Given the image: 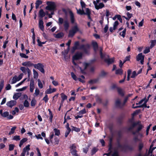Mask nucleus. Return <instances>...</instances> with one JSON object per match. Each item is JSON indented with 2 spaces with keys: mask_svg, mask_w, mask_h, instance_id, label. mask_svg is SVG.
I'll use <instances>...</instances> for the list:
<instances>
[{
  "mask_svg": "<svg viewBox=\"0 0 156 156\" xmlns=\"http://www.w3.org/2000/svg\"><path fill=\"white\" fill-rule=\"evenodd\" d=\"M89 64L87 63H83V67L82 68L80 67H79L80 70L82 73H84V70L87 68V67L89 66Z\"/></svg>",
  "mask_w": 156,
  "mask_h": 156,
  "instance_id": "aec40b11",
  "label": "nucleus"
},
{
  "mask_svg": "<svg viewBox=\"0 0 156 156\" xmlns=\"http://www.w3.org/2000/svg\"><path fill=\"white\" fill-rule=\"evenodd\" d=\"M115 105L116 106L118 107L122 106V103H121V100L119 99H117L115 100Z\"/></svg>",
  "mask_w": 156,
  "mask_h": 156,
  "instance_id": "b1692460",
  "label": "nucleus"
},
{
  "mask_svg": "<svg viewBox=\"0 0 156 156\" xmlns=\"http://www.w3.org/2000/svg\"><path fill=\"white\" fill-rule=\"evenodd\" d=\"M60 95L61 96V101L60 104V107L62 105L64 101L67 99V97L63 93H62Z\"/></svg>",
  "mask_w": 156,
  "mask_h": 156,
  "instance_id": "dca6fc26",
  "label": "nucleus"
},
{
  "mask_svg": "<svg viewBox=\"0 0 156 156\" xmlns=\"http://www.w3.org/2000/svg\"><path fill=\"white\" fill-rule=\"evenodd\" d=\"M82 57V54L80 53H76L74 56L73 57V64L76 65V63L75 62V60H77L81 58Z\"/></svg>",
  "mask_w": 156,
  "mask_h": 156,
  "instance_id": "4468645a",
  "label": "nucleus"
},
{
  "mask_svg": "<svg viewBox=\"0 0 156 156\" xmlns=\"http://www.w3.org/2000/svg\"><path fill=\"white\" fill-rule=\"evenodd\" d=\"M80 4L82 9H83L85 7L86 4L82 0H81Z\"/></svg>",
  "mask_w": 156,
  "mask_h": 156,
  "instance_id": "864d4df0",
  "label": "nucleus"
},
{
  "mask_svg": "<svg viewBox=\"0 0 156 156\" xmlns=\"http://www.w3.org/2000/svg\"><path fill=\"white\" fill-rule=\"evenodd\" d=\"M126 14L127 17L129 19H130L132 16V14L129 13V12H127Z\"/></svg>",
  "mask_w": 156,
  "mask_h": 156,
  "instance_id": "774afa93",
  "label": "nucleus"
},
{
  "mask_svg": "<svg viewBox=\"0 0 156 156\" xmlns=\"http://www.w3.org/2000/svg\"><path fill=\"white\" fill-rule=\"evenodd\" d=\"M143 126L142 125H139L136 131L133 133V134H135L136 133L139 132V131H140L143 128Z\"/></svg>",
  "mask_w": 156,
  "mask_h": 156,
  "instance_id": "2f4dec72",
  "label": "nucleus"
},
{
  "mask_svg": "<svg viewBox=\"0 0 156 156\" xmlns=\"http://www.w3.org/2000/svg\"><path fill=\"white\" fill-rule=\"evenodd\" d=\"M135 136L134 138V140L136 141H141V139L143 137V134L140 133H136V134H135Z\"/></svg>",
  "mask_w": 156,
  "mask_h": 156,
  "instance_id": "1a4fd4ad",
  "label": "nucleus"
},
{
  "mask_svg": "<svg viewBox=\"0 0 156 156\" xmlns=\"http://www.w3.org/2000/svg\"><path fill=\"white\" fill-rule=\"evenodd\" d=\"M43 22L42 20H40L39 22V27L40 29L42 31L44 30Z\"/></svg>",
  "mask_w": 156,
  "mask_h": 156,
  "instance_id": "6ab92c4d",
  "label": "nucleus"
},
{
  "mask_svg": "<svg viewBox=\"0 0 156 156\" xmlns=\"http://www.w3.org/2000/svg\"><path fill=\"white\" fill-rule=\"evenodd\" d=\"M14 146L12 144H10L9 146V151L12 150L14 148Z\"/></svg>",
  "mask_w": 156,
  "mask_h": 156,
  "instance_id": "680f3d73",
  "label": "nucleus"
},
{
  "mask_svg": "<svg viewBox=\"0 0 156 156\" xmlns=\"http://www.w3.org/2000/svg\"><path fill=\"white\" fill-rule=\"evenodd\" d=\"M150 48H151L150 47H146L145 50L144 51V53L145 54L148 53L150 52Z\"/></svg>",
  "mask_w": 156,
  "mask_h": 156,
  "instance_id": "58836bf2",
  "label": "nucleus"
},
{
  "mask_svg": "<svg viewBox=\"0 0 156 156\" xmlns=\"http://www.w3.org/2000/svg\"><path fill=\"white\" fill-rule=\"evenodd\" d=\"M48 98L47 95H46L43 99V100H44L45 103H47L48 102Z\"/></svg>",
  "mask_w": 156,
  "mask_h": 156,
  "instance_id": "6e6d98bb",
  "label": "nucleus"
},
{
  "mask_svg": "<svg viewBox=\"0 0 156 156\" xmlns=\"http://www.w3.org/2000/svg\"><path fill=\"white\" fill-rule=\"evenodd\" d=\"M72 129L76 132H79L80 131V128L73 126H72Z\"/></svg>",
  "mask_w": 156,
  "mask_h": 156,
  "instance_id": "ea45409f",
  "label": "nucleus"
},
{
  "mask_svg": "<svg viewBox=\"0 0 156 156\" xmlns=\"http://www.w3.org/2000/svg\"><path fill=\"white\" fill-rule=\"evenodd\" d=\"M148 101V99L146 98L141 100L138 103H136V105H140L137 106H134V105H133V108H136L138 107H146V103Z\"/></svg>",
  "mask_w": 156,
  "mask_h": 156,
  "instance_id": "7ed1b4c3",
  "label": "nucleus"
},
{
  "mask_svg": "<svg viewBox=\"0 0 156 156\" xmlns=\"http://www.w3.org/2000/svg\"><path fill=\"white\" fill-rule=\"evenodd\" d=\"M75 34L74 31L71 30H70L69 34V37H72Z\"/></svg>",
  "mask_w": 156,
  "mask_h": 156,
  "instance_id": "37998d69",
  "label": "nucleus"
},
{
  "mask_svg": "<svg viewBox=\"0 0 156 156\" xmlns=\"http://www.w3.org/2000/svg\"><path fill=\"white\" fill-rule=\"evenodd\" d=\"M30 91L31 93H33L35 88L34 82L33 80H30Z\"/></svg>",
  "mask_w": 156,
  "mask_h": 156,
  "instance_id": "2eb2a0df",
  "label": "nucleus"
},
{
  "mask_svg": "<svg viewBox=\"0 0 156 156\" xmlns=\"http://www.w3.org/2000/svg\"><path fill=\"white\" fill-rule=\"evenodd\" d=\"M54 130L56 135L59 136L60 135V131L58 129L55 128L54 129Z\"/></svg>",
  "mask_w": 156,
  "mask_h": 156,
  "instance_id": "79ce46f5",
  "label": "nucleus"
},
{
  "mask_svg": "<svg viewBox=\"0 0 156 156\" xmlns=\"http://www.w3.org/2000/svg\"><path fill=\"white\" fill-rule=\"evenodd\" d=\"M20 55L21 57L25 58H27L28 57V56L26 55L25 54L23 53H20Z\"/></svg>",
  "mask_w": 156,
  "mask_h": 156,
  "instance_id": "e2e57ef3",
  "label": "nucleus"
},
{
  "mask_svg": "<svg viewBox=\"0 0 156 156\" xmlns=\"http://www.w3.org/2000/svg\"><path fill=\"white\" fill-rule=\"evenodd\" d=\"M122 69H120L116 70L115 71V73L116 74L121 75L122 73Z\"/></svg>",
  "mask_w": 156,
  "mask_h": 156,
  "instance_id": "72a5a7b5",
  "label": "nucleus"
},
{
  "mask_svg": "<svg viewBox=\"0 0 156 156\" xmlns=\"http://www.w3.org/2000/svg\"><path fill=\"white\" fill-rule=\"evenodd\" d=\"M37 84L39 88L40 89L42 88H43V85L40 80V79H38L37 80Z\"/></svg>",
  "mask_w": 156,
  "mask_h": 156,
  "instance_id": "7c9ffc66",
  "label": "nucleus"
},
{
  "mask_svg": "<svg viewBox=\"0 0 156 156\" xmlns=\"http://www.w3.org/2000/svg\"><path fill=\"white\" fill-rule=\"evenodd\" d=\"M64 27L65 30H67L69 26V23L68 21H65L64 22Z\"/></svg>",
  "mask_w": 156,
  "mask_h": 156,
  "instance_id": "cd10ccee",
  "label": "nucleus"
},
{
  "mask_svg": "<svg viewBox=\"0 0 156 156\" xmlns=\"http://www.w3.org/2000/svg\"><path fill=\"white\" fill-rule=\"evenodd\" d=\"M40 90L38 88H36L33 94L34 97H37L39 94Z\"/></svg>",
  "mask_w": 156,
  "mask_h": 156,
  "instance_id": "4be33fe9",
  "label": "nucleus"
},
{
  "mask_svg": "<svg viewBox=\"0 0 156 156\" xmlns=\"http://www.w3.org/2000/svg\"><path fill=\"white\" fill-rule=\"evenodd\" d=\"M16 128V126H14L12 127L9 133V135H11L14 133V131Z\"/></svg>",
  "mask_w": 156,
  "mask_h": 156,
  "instance_id": "4c0bfd02",
  "label": "nucleus"
},
{
  "mask_svg": "<svg viewBox=\"0 0 156 156\" xmlns=\"http://www.w3.org/2000/svg\"><path fill=\"white\" fill-rule=\"evenodd\" d=\"M33 72L34 77L35 79H37L38 77V73L35 70V69L33 70Z\"/></svg>",
  "mask_w": 156,
  "mask_h": 156,
  "instance_id": "c756f323",
  "label": "nucleus"
},
{
  "mask_svg": "<svg viewBox=\"0 0 156 156\" xmlns=\"http://www.w3.org/2000/svg\"><path fill=\"white\" fill-rule=\"evenodd\" d=\"M71 131V129H67V130L65 133V136L66 137H67L69 134V133Z\"/></svg>",
  "mask_w": 156,
  "mask_h": 156,
  "instance_id": "0e129e2a",
  "label": "nucleus"
},
{
  "mask_svg": "<svg viewBox=\"0 0 156 156\" xmlns=\"http://www.w3.org/2000/svg\"><path fill=\"white\" fill-rule=\"evenodd\" d=\"M23 74L21 73L18 76L16 75L13 76L10 80V83L12 84H14L17 82L19 81L23 78Z\"/></svg>",
  "mask_w": 156,
  "mask_h": 156,
  "instance_id": "20e7f679",
  "label": "nucleus"
},
{
  "mask_svg": "<svg viewBox=\"0 0 156 156\" xmlns=\"http://www.w3.org/2000/svg\"><path fill=\"white\" fill-rule=\"evenodd\" d=\"M21 94L20 93H16L13 96V98L15 100H17L21 96Z\"/></svg>",
  "mask_w": 156,
  "mask_h": 156,
  "instance_id": "a878e982",
  "label": "nucleus"
},
{
  "mask_svg": "<svg viewBox=\"0 0 156 156\" xmlns=\"http://www.w3.org/2000/svg\"><path fill=\"white\" fill-rule=\"evenodd\" d=\"M114 61V58H109L107 60L106 62L108 64H111Z\"/></svg>",
  "mask_w": 156,
  "mask_h": 156,
  "instance_id": "a19ab883",
  "label": "nucleus"
},
{
  "mask_svg": "<svg viewBox=\"0 0 156 156\" xmlns=\"http://www.w3.org/2000/svg\"><path fill=\"white\" fill-rule=\"evenodd\" d=\"M35 136L36 137V138L38 140V139H41L43 140V138L41 136V135L40 134H39L37 135H35Z\"/></svg>",
  "mask_w": 156,
  "mask_h": 156,
  "instance_id": "5fc2aeb1",
  "label": "nucleus"
},
{
  "mask_svg": "<svg viewBox=\"0 0 156 156\" xmlns=\"http://www.w3.org/2000/svg\"><path fill=\"white\" fill-rule=\"evenodd\" d=\"M45 14L46 12L45 13L43 9H41L39 12V16L43 17L45 15Z\"/></svg>",
  "mask_w": 156,
  "mask_h": 156,
  "instance_id": "c85d7f7f",
  "label": "nucleus"
},
{
  "mask_svg": "<svg viewBox=\"0 0 156 156\" xmlns=\"http://www.w3.org/2000/svg\"><path fill=\"white\" fill-rule=\"evenodd\" d=\"M76 9L77 10V13L79 14L82 15L84 14L85 13L84 10L83 9H77L76 8Z\"/></svg>",
  "mask_w": 156,
  "mask_h": 156,
  "instance_id": "393cba45",
  "label": "nucleus"
},
{
  "mask_svg": "<svg viewBox=\"0 0 156 156\" xmlns=\"http://www.w3.org/2000/svg\"><path fill=\"white\" fill-rule=\"evenodd\" d=\"M12 139L16 141L19 140L20 139V136H15L13 137Z\"/></svg>",
  "mask_w": 156,
  "mask_h": 156,
  "instance_id": "e433bc0d",
  "label": "nucleus"
},
{
  "mask_svg": "<svg viewBox=\"0 0 156 156\" xmlns=\"http://www.w3.org/2000/svg\"><path fill=\"white\" fill-rule=\"evenodd\" d=\"M141 72V69H140V70L139 71L138 73H136L135 71H133L132 73H131V71L129 70L128 71L127 73V80L128 81L129 80L130 77L131 78H134L138 74L140 73Z\"/></svg>",
  "mask_w": 156,
  "mask_h": 156,
  "instance_id": "f03ea898",
  "label": "nucleus"
},
{
  "mask_svg": "<svg viewBox=\"0 0 156 156\" xmlns=\"http://www.w3.org/2000/svg\"><path fill=\"white\" fill-rule=\"evenodd\" d=\"M0 114L2 116L4 117H7L9 119H12L13 118V116L11 115H9L8 112L5 111L3 112L2 110H0Z\"/></svg>",
  "mask_w": 156,
  "mask_h": 156,
  "instance_id": "423d86ee",
  "label": "nucleus"
},
{
  "mask_svg": "<svg viewBox=\"0 0 156 156\" xmlns=\"http://www.w3.org/2000/svg\"><path fill=\"white\" fill-rule=\"evenodd\" d=\"M118 92L119 93L120 95H123V91L122 89L119 88H118Z\"/></svg>",
  "mask_w": 156,
  "mask_h": 156,
  "instance_id": "603ef678",
  "label": "nucleus"
},
{
  "mask_svg": "<svg viewBox=\"0 0 156 156\" xmlns=\"http://www.w3.org/2000/svg\"><path fill=\"white\" fill-rule=\"evenodd\" d=\"M151 45L150 46V48H151L156 44V40H152L151 41Z\"/></svg>",
  "mask_w": 156,
  "mask_h": 156,
  "instance_id": "c9c22d12",
  "label": "nucleus"
},
{
  "mask_svg": "<svg viewBox=\"0 0 156 156\" xmlns=\"http://www.w3.org/2000/svg\"><path fill=\"white\" fill-rule=\"evenodd\" d=\"M85 13L84 14H86L88 15L89 19H90V10L88 8H86L85 9Z\"/></svg>",
  "mask_w": 156,
  "mask_h": 156,
  "instance_id": "5701e85b",
  "label": "nucleus"
},
{
  "mask_svg": "<svg viewBox=\"0 0 156 156\" xmlns=\"http://www.w3.org/2000/svg\"><path fill=\"white\" fill-rule=\"evenodd\" d=\"M33 66L35 69H38L40 71L43 73H44V70L43 68L44 66L42 64L40 63L37 64H34Z\"/></svg>",
  "mask_w": 156,
  "mask_h": 156,
  "instance_id": "6e6552de",
  "label": "nucleus"
},
{
  "mask_svg": "<svg viewBox=\"0 0 156 156\" xmlns=\"http://www.w3.org/2000/svg\"><path fill=\"white\" fill-rule=\"evenodd\" d=\"M86 112L85 109L80 111L78 113H77V115L75 117L76 119H78L79 118H81L83 117V114L86 113Z\"/></svg>",
  "mask_w": 156,
  "mask_h": 156,
  "instance_id": "f8f14e48",
  "label": "nucleus"
},
{
  "mask_svg": "<svg viewBox=\"0 0 156 156\" xmlns=\"http://www.w3.org/2000/svg\"><path fill=\"white\" fill-rule=\"evenodd\" d=\"M52 83L55 86H56L58 85V82L57 81L55 80L52 81Z\"/></svg>",
  "mask_w": 156,
  "mask_h": 156,
  "instance_id": "13d9d810",
  "label": "nucleus"
},
{
  "mask_svg": "<svg viewBox=\"0 0 156 156\" xmlns=\"http://www.w3.org/2000/svg\"><path fill=\"white\" fill-rule=\"evenodd\" d=\"M16 104V101H15L12 100L8 101L6 103V105L12 108Z\"/></svg>",
  "mask_w": 156,
  "mask_h": 156,
  "instance_id": "a211bd4d",
  "label": "nucleus"
},
{
  "mask_svg": "<svg viewBox=\"0 0 156 156\" xmlns=\"http://www.w3.org/2000/svg\"><path fill=\"white\" fill-rule=\"evenodd\" d=\"M126 29H124L122 32H121L120 33V35L123 37H124L125 34H126Z\"/></svg>",
  "mask_w": 156,
  "mask_h": 156,
  "instance_id": "09e8293b",
  "label": "nucleus"
},
{
  "mask_svg": "<svg viewBox=\"0 0 156 156\" xmlns=\"http://www.w3.org/2000/svg\"><path fill=\"white\" fill-rule=\"evenodd\" d=\"M93 3L94 5L95 8L97 10L101 9L105 6L104 4L102 2L99 3L98 4V3L97 4L95 2V1H94Z\"/></svg>",
  "mask_w": 156,
  "mask_h": 156,
  "instance_id": "9d476101",
  "label": "nucleus"
},
{
  "mask_svg": "<svg viewBox=\"0 0 156 156\" xmlns=\"http://www.w3.org/2000/svg\"><path fill=\"white\" fill-rule=\"evenodd\" d=\"M97 151L98 149L97 148L95 147L93 148L92 150V154H94Z\"/></svg>",
  "mask_w": 156,
  "mask_h": 156,
  "instance_id": "69168bd1",
  "label": "nucleus"
},
{
  "mask_svg": "<svg viewBox=\"0 0 156 156\" xmlns=\"http://www.w3.org/2000/svg\"><path fill=\"white\" fill-rule=\"evenodd\" d=\"M19 111V109L17 108H16L15 110L12 112V114L13 115H14L16 112H18Z\"/></svg>",
  "mask_w": 156,
  "mask_h": 156,
  "instance_id": "3c124183",
  "label": "nucleus"
},
{
  "mask_svg": "<svg viewBox=\"0 0 156 156\" xmlns=\"http://www.w3.org/2000/svg\"><path fill=\"white\" fill-rule=\"evenodd\" d=\"M27 139L26 138H23L22 140H21L20 141L19 146L20 147H21L23 145V144L27 141Z\"/></svg>",
  "mask_w": 156,
  "mask_h": 156,
  "instance_id": "bb28decb",
  "label": "nucleus"
},
{
  "mask_svg": "<svg viewBox=\"0 0 156 156\" xmlns=\"http://www.w3.org/2000/svg\"><path fill=\"white\" fill-rule=\"evenodd\" d=\"M36 103V101L34 98H33L31 102V105L32 106H35Z\"/></svg>",
  "mask_w": 156,
  "mask_h": 156,
  "instance_id": "de8ad7c7",
  "label": "nucleus"
},
{
  "mask_svg": "<svg viewBox=\"0 0 156 156\" xmlns=\"http://www.w3.org/2000/svg\"><path fill=\"white\" fill-rule=\"evenodd\" d=\"M29 69L28 68H26L24 67H21L20 68V69L24 73H26L27 71V69Z\"/></svg>",
  "mask_w": 156,
  "mask_h": 156,
  "instance_id": "473e14b6",
  "label": "nucleus"
},
{
  "mask_svg": "<svg viewBox=\"0 0 156 156\" xmlns=\"http://www.w3.org/2000/svg\"><path fill=\"white\" fill-rule=\"evenodd\" d=\"M24 105L25 107H28L29 106V103L27 100H25L24 103Z\"/></svg>",
  "mask_w": 156,
  "mask_h": 156,
  "instance_id": "4d7b16f0",
  "label": "nucleus"
},
{
  "mask_svg": "<svg viewBox=\"0 0 156 156\" xmlns=\"http://www.w3.org/2000/svg\"><path fill=\"white\" fill-rule=\"evenodd\" d=\"M30 149V145H28L23 149L22 152L21 153L20 156H25L26 153L27 155H28L29 154V151Z\"/></svg>",
  "mask_w": 156,
  "mask_h": 156,
  "instance_id": "0eeeda50",
  "label": "nucleus"
},
{
  "mask_svg": "<svg viewBox=\"0 0 156 156\" xmlns=\"http://www.w3.org/2000/svg\"><path fill=\"white\" fill-rule=\"evenodd\" d=\"M63 19L59 18L58 19V23L59 24H62L63 23Z\"/></svg>",
  "mask_w": 156,
  "mask_h": 156,
  "instance_id": "338daca9",
  "label": "nucleus"
},
{
  "mask_svg": "<svg viewBox=\"0 0 156 156\" xmlns=\"http://www.w3.org/2000/svg\"><path fill=\"white\" fill-rule=\"evenodd\" d=\"M70 152L73 155H75L76 154V147L75 144H73L70 146Z\"/></svg>",
  "mask_w": 156,
  "mask_h": 156,
  "instance_id": "ddd939ff",
  "label": "nucleus"
},
{
  "mask_svg": "<svg viewBox=\"0 0 156 156\" xmlns=\"http://www.w3.org/2000/svg\"><path fill=\"white\" fill-rule=\"evenodd\" d=\"M42 3L41 1L39 0H38L37 1L36 3V9H37L39 5L41 4Z\"/></svg>",
  "mask_w": 156,
  "mask_h": 156,
  "instance_id": "f704fd0d",
  "label": "nucleus"
},
{
  "mask_svg": "<svg viewBox=\"0 0 156 156\" xmlns=\"http://www.w3.org/2000/svg\"><path fill=\"white\" fill-rule=\"evenodd\" d=\"M56 90V88H53L52 89L51 88V86H49V88L47 89L45 91L46 94H50L53 92H55Z\"/></svg>",
  "mask_w": 156,
  "mask_h": 156,
  "instance_id": "f3484780",
  "label": "nucleus"
},
{
  "mask_svg": "<svg viewBox=\"0 0 156 156\" xmlns=\"http://www.w3.org/2000/svg\"><path fill=\"white\" fill-rule=\"evenodd\" d=\"M119 23L118 21H115L113 25V27H114V29H116L117 26L119 25Z\"/></svg>",
  "mask_w": 156,
  "mask_h": 156,
  "instance_id": "c03bdc74",
  "label": "nucleus"
},
{
  "mask_svg": "<svg viewBox=\"0 0 156 156\" xmlns=\"http://www.w3.org/2000/svg\"><path fill=\"white\" fill-rule=\"evenodd\" d=\"M37 42L39 46H41L42 44H44L45 42H41L39 39L37 40Z\"/></svg>",
  "mask_w": 156,
  "mask_h": 156,
  "instance_id": "052dcab7",
  "label": "nucleus"
},
{
  "mask_svg": "<svg viewBox=\"0 0 156 156\" xmlns=\"http://www.w3.org/2000/svg\"><path fill=\"white\" fill-rule=\"evenodd\" d=\"M69 14L71 22L72 23H74L75 26L73 27L72 30L75 33L78 30V28L77 25L76 23H75V19L74 18V15L73 12L71 11H69Z\"/></svg>",
  "mask_w": 156,
  "mask_h": 156,
  "instance_id": "f257e3e1",
  "label": "nucleus"
},
{
  "mask_svg": "<svg viewBox=\"0 0 156 156\" xmlns=\"http://www.w3.org/2000/svg\"><path fill=\"white\" fill-rule=\"evenodd\" d=\"M48 110L49 112V115H50L49 119L51 120V122L52 121V118H53L52 114V113H51V111H50V110L49 109Z\"/></svg>",
  "mask_w": 156,
  "mask_h": 156,
  "instance_id": "bf43d9fd",
  "label": "nucleus"
},
{
  "mask_svg": "<svg viewBox=\"0 0 156 156\" xmlns=\"http://www.w3.org/2000/svg\"><path fill=\"white\" fill-rule=\"evenodd\" d=\"M71 75L72 78L75 80L76 81L78 80V79L77 78L76 75L73 72L71 73Z\"/></svg>",
  "mask_w": 156,
  "mask_h": 156,
  "instance_id": "49530a36",
  "label": "nucleus"
},
{
  "mask_svg": "<svg viewBox=\"0 0 156 156\" xmlns=\"http://www.w3.org/2000/svg\"><path fill=\"white\" fill-rule=\"evenodd\" d=\"M22 65L24 66L30 67L33 66V65H34V64L32 63L30 61H27L23 62Z\"/></svg>",
  "mask_w": 156,
  "mask_h": 156,
  "instance_id": "412c9836",
  "label": "nucleus"
},
{
  "mask_svg": "<svg viewBox=\"0 0 156 156\" xmlns=\"http://www.w3.org/2000/svg\"><path fill=\"white\" fill-rule=\"evenodd\" d=\"M63 34L62 33H60L55 35V37L57 38H59L63 36Z\"/></svg>",
  "mask_w": 156,
  "mask_h": 156,
  "instance_id": "a18cd8bd",
  "label": "nucleus"
},
{
  "mask_svg": "<svg viewBox=\"0 0 156 156\" xmlns=\"http://www.w3.org/2000/svg\"><path fill=\"white\" fill-rule=\"evenodd\" d=\"M144 56L143 55L142 53H140L138 55L136 56V60L137 61H140L142 64H143L144 60Z\"/></svg>",
  "mask_w": 156,
  "mask_h": 156,
  "instance_id": "9b49d317",
  "label": "nucleus"
},
{
  "mask_svg": "<svg viewBox=\"0 0 156 156\" xmlns=\"http://www.w3.org/2000/svg\"><path fill=\"white\" fill-rule=\"evenodd\" d=\"M153 142L152 143V144H151V146H150V149H149V152H148V153H149V154L150 155V154H151L152 152V151L153 150H154L155 148L156 147H154V148H153L152 149H151V148L153 147Z\"/></svg>",
  "mask_w": 156,
  "mask_h": 156,
  "instance_id": "8fccbe9b",
  "label": "nucleus"
},
{
  "mask_svg": "<svg viewBox=\"0 0 156 156\" xmlns=\"http://www.w3.org/2000/svg\"><path fill=\"white\" fill-rule=\"evenodd\" d=\"M47 6L46 7V9L51 11H54L55 8V5L54 3L51 2H48L47 3Z\"/></svg>",
  "mask_w": 156,
  "mask_h": 156,
  "instance_id": "39448f33",
  "label": "nucleus"
}]
</instances>
